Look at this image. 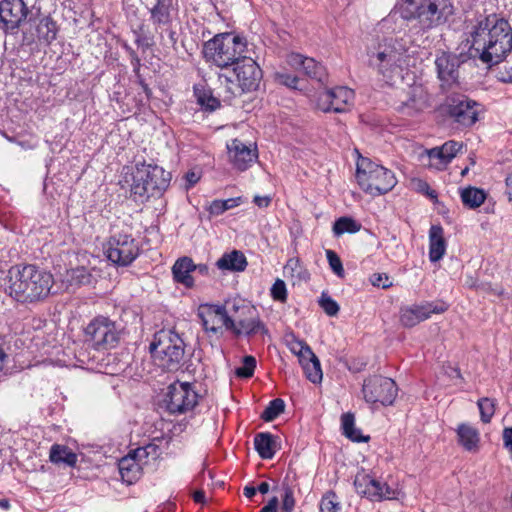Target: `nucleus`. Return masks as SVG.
Instances as JSON below:
<instances>
[{
	"label": "nucleus",
	"mask_w": 512,
	"mask_h": 512,
	"mask_svg": "<svg viewBox=\"0 0 512 512\" xmlns=\"http://www.w3.org/2000/svg\"><path fill=\"white\" fill-rule=\"evenodd\" d=\"M469 56L474 61L500 64L512 55V29L504 18L496 14L479 16L469 30Z\"/></svg>",
	"instance_id": "nucleus-1"
},
{
	"label": "nucleus",
	"mask_w": 512,
	"mask_h": 512,
	"mask_svg": "<svg viewBox=\"0 0 512 512\" xmlns=\"http://www.w3.org/2000/svg\"><path fill=\"white\" fill-rule=\"evenodd\" d=\"M51 273L35 265H15L5 278V292L21 303H32L46 298L53 285Z\"/></svg>",
	"instance_id": "nucleus-2"
},
{
	"label": "nucleus",
	"mask_w": 512,
	"mask_h": 512,
	"mask_svg": "<svg viewBox=\"0 0 512 512\" xmlns=\"http://www.w3.org/2000/svg\"><path fill=\"white\" fill-rule=\"evenodd\" d=\"M171 175L162 167L152 164H136L124 166L121 171L119 184L124 189H129L141 200L160 196L167 189Z\"/></svg>",
	"instance_id": "nucleus-3"
},
{
	"label": "nucleus",
	"mask_w": 512,
	"mask_h": 512,
	"mask_svg": "<svg viewBox=\"0 0 512 512\" xmlns=\"http://www.w3.org/2000/svg\"><path fill=\"white\" fill-rule=\"evenodd\" d=\"M401 16L404 19H417L423 30L444 25L455 14L452 0H403Z\"/></svg>",
	"instance_id": "nucleus-4"
},
{
	"label": "nucleus",
	"mask_w": 512,
	"mask_h": 512,
	"mask_svg": "<svg viewBox=\"0 0 512 512\" xmlns=\"http://www.w3.org/2000/svg\"><path fill=\"white\" fill-rule=\"evenodd\" d=\"M154 363L167 371L177 370L184 358L185 344L182 338L171 330H161L150 344Z\"/></svg>",
	"instance_id": "nucleus-5"
},
{
	"label": "nucleus",
	"mask_w": 512,
	"mask_h": 512,
	"mask_svg": "<svg viewBox=\"0 0 512 512\" xmlns=\"http://www.w3.org/2000/svg\"><path fill=\"white\" fill-rule=\"evenodd\" d=\"M356 179L361 189L373 196L385 194L397 184L391 170L364 157L357 162Z\"/></svg>",
	"instance_id": "nucleus-6"
},
{
	"label": "nucleus",
	"mask_w": 512,
	"mask_h": 512,
	"mask_svg": "<svg viewBox=\"0 0 512 512\" xmlns=\"http://www.w3.org/2000/svg\"><path fill=\"white\" fill-rule=\"evenodd\" d=\"M219 79L234 95L256 90L262 78L260 66H220Z\"/></svg>",
	"instance_id": "nucleus-7"
},
{
	"label": "nucleus",
	"mask_w": 512,
	"mask_h": 512,
	"mask_svg": "<svg viewBox=\"0 0 512 512\" xmlns=\"http://www.w3.org/2000/svg\"><path fill=\"white\" fill-rule=\"evenodd\" d=\"M107 259L119 267H127L139 256L140 247L131 234L115 232L103 245Z\"/></svg>",
	"instance_id": "nucleus-8"
},
{
	"label": "nucleus",
	"mask_w": 512,
	"mask_h": 512,
	"mask_svg": "<svg viewBox=\"0 0 512 512\" xmlns=\"http://www.w3.org/2000/svg\"><path fill=\"white\" fill-rule=\"evenodd\" d=\"M158 456L157 446L149 444L138 447L128 455L120 459L118 470L123 482L131 485L138 481L143 473V468L148 463L149 457L156 459Z\"/></svg>",
	"instance_id": "nucleus-9"
},
{
	"label": "nucleus",
	"mask_w": 512,
	"mask_h": 512,
	"mask_svg": "<svg viewBox=\"0 0 512 512\" xmlns=\"http://www.w3.org/2000/svg\"><path fill=\"white\" fill-rule=\"evenodd\" d=\"M198 399L191 383L176 381L168 386L164 402L171 414H183L193 410Z\"/></svg>",
	"instance_id": "nucleus-10"
},
{
	"label": "nucleus",
	"mask_w": 512,
	"mask_h": 512,
	"mask_svg": "<svg viewBox=\"0 0 512 512\" xmlns=\"http://www.w3.org/2000/svg\"><path fill=\"white\" fill-rule=\"evenodd\" d=\"M225 51L226 58L222 64H239V62L244 61L258 64L260 60V48L247 41L245 37L231 32H225Z\"/></svg>",
	"instance_id": "nucleus-11"
},
{
	"label": "nucleus",
	"mask_w": 512,
	"mask_h": 512,
	"mask_svg": "<svg viewBox=\"0 0 512 512\" xmlns=\"http://www.w3.org/2000/svg\"><path fill=\"white\" fill-rule=\"evenodd\" d=\"M198 316L205 331L213 335L222 334L223 327L231 330L235 326L232 306L227 309L221 305L204 304L199 307Z\"/></svg>",
	"instance_id": "nucleus-12"
},
{
	"label": "nucleus",
	"mask_w": 512,
	"mask_h": 512,
	"mask_svg": "<svg viewBox=\"0 0 512 512\" xmlns=\"http://www.w3.org/2000/svg\"><path fill=\"white\" fill-rule=\"evenodd\" d=\"M396 383L388 377L372 376L364 381L362 392L364 399L371 405H391L397 396Z\"/></svg>",
	"instance_id": "nucleus-13"
},
{
	"label": "nucleus",
	"mask_w": 512,
	"mask_h": 512,
	"mask_svg": "<svg viewBox=\"0 0 512 512\" xmlns=\"http://www.w3.org/2000/svg\"><path fill=\"white\" fill-rule=\"evenodd\" d=\"M448 115L459 125L470 127L474 125L481 113V106L464 95L453 96L446 100Z\"/></svg>",
	"instance_id": "nucleus-14"
},
{
	"label": "nucleus",
	"mask_w": 512,
	"mask_h": 512,
	"mask_svg": "<svg viewBox=\"0 0 512 512\" xmlns=\"http://www.w3.org/2000/svg\"><path fill=\"white\" fill-rule=\"evenodd\" d=\"M354 91L345 86L335 87L319 94L317 106L324 112L342 113L353 104Z\"/></svg>",
	"instance_id": "nucleus-15"
},
{
	"label": "nucleus",
	"mask_w": 512,
	"mask_h": 512,
	"mask_svg": "<svg viewBox=\"0 0 512 512\" xmlns=\"http://www.w3.org/2000/svg\"><path fill=\"white\" fill-rule=\"evenodd\" d=\"M354 486L357 493L366 496L371 500L394 499L397 496L396 490L390 488L386 483H381L364 472L356 474Z\"/></svg>",
	"instance_id": "nucleus-16"
},
{
	"label": "nucleus",
	"mask_w": 512,
	"mask_h": 512,
	"mask_svg": "<svg viewBox=\"0 0 512 512\" xmlns=\"http://www.w3.org/2000/svg\"><path fill=\"white\" fill-rule=\"evenodd\" d=\"M228 160L232 166L239 170H247L258 159L255 144H246L239 139H233L226 144Z\"/></svg>",
	"instance_id": "nucleus-17"
},
{
	"label": "nucleus",
	"mask_w": 512,
	"mask_h": 512,
	"mask_svg": "<svg viewBox=\"0 0 512 512\" xmlns=\"http://www.w3.org/2000/svg\"><path fill=\"white\" fill-rule=\"evenodd\" d=\"M29 9L24 0H2L0 2V22L4 31L14 33L28 15Z\"/></svg>",
	"instance_id": "nucleus-18"
},
{
	"label": "nucleus",
	"mask_w": 512,
	"mask_h": 512,
	"mask_svg": "<svg viewBox=\"0 0 512 512\" xmlns=\"http://www.w3.org/2000/svg\"><path fill=\"white\" fill-rule=\"evenodd\" d=\"M448 309L445 303L425 302L419 305L407 306L400 311V322L405 327H414L428 319L432 314H441Z\"/></svg>",
	"instance_id": "nucleus-19"
},
{
	"label": "nucleus",
	"mask_w": 512,
	"mask_h": 512,
	"mask_svg": "<svg viewBox=\"0 0 512 512\" xmlns=\"http://www.w3.org/2000/svg\"><path fill=\"white\" fill-rule=\"evenodd\" d=\"M232 309L234 311V314L238 311H241L242 315H249L248 318L244 319H237L236 316L233 317L235 320V326L234 328H231V330L236 335L244 334L248 337L255 336V335H266L268 334V330L265 326V324L260 320L258 316H254L253 307H250L248 305H242L239 306L235 302L232 303Z\"/></svg>",
	"instance_id": "nucleus-20"
},
{
	"label": "nucleus",
	"mask_w": 512,
	"mask_h": 512,
	"mask_svg": "<svg viewBox=\"0 0 512 512\" xmlns=\"http://www.w3.org/2000/svg\"><path fill=\"white\" fill-rule=\"evenodd\" d=\"M408 41L403 38H395L385 40L384 43H380L374 50H369L368 55L369 61L374 62H400L402 56L408 51Z\"/></svg>",
	"instance_id": "nucleus-21"
},
{
	"label": "nucleus",
	"mask_w": 512,
	"mask_h": 512,
	"mask_svg": "<svg viewBox=\"0 0 512 512\" xmlns=\"http://www.w3.org/2000/svg\"><path fill=\"white\" fill-rule=\"evenodd\" d=\"M461 142L450 140L440 147H434L426 150L428 157V166L436 170H444L447 165L455 158L457 153L462 149Z\"/></svg>",
	"instance_id": "nucleus-22"
},
{
	"label": "nucleus",
	"mask_w": 512,
	"mask_h": 512,
	"mask_svg": "<svg viewBox=\"0 0 512 512\" xmlns=\"http://www.w3.org/2000/svg\"><path fill=\"white\" fill-rule=\"evenodd\" d=\"M458 444L467 452L476 453L480 448V432L469 423H460L456 428Z\"/></svg>",
	"instance_id": "nucleus-23"
},
{
	"label": "nucleus",
	"mask_w": 512,
	"mask_h": 512,
	"mask_svg": "<svg viewBox=\"0 0 512 512\" xmlns=\"http://www.w3.org/2000/svg\"><path fill=\"white\" fill-rule=\"evenodd\" d=\"M196 265L190 257L184 256L176 260L172 267L173 278L177 283L187 288L194 286V279L191 272L195 271Z\"/></svg>",
	"instance_id": "nucleus-24"
},
{
	"label": "nucleus",
	"mask_w": 512,
	"mask_h": 512,
	"mask_svg": "<svg viewBox=\"0 0 512 512\" xmlns=\"http://www.w3.org/2000/svg\"><path fill=\"white\" fill-rule=\"evenodd\" d=\"M98 347L110 349L117 345L119 341V331L115 323L106 317H98Z\"/></svg>",
	"instance_id": "nucleus-25"
},
{
	"label": "nucleus",
	"mask_w": 512,
	"mask_h": 512,
	"mask_svg": "<svg viewBox=\"0 0 512 512\" xmlns=\"http://www.w3.org/2000/svg\"><path fill=\"white\" fill-rule=\"evenodd\" d=\"M203 55L207 61H213L216 64L225 62V32L216 34L212 39L205 42Z\"/></svg>",
	"instance_id": "nucleus-26"
},
{
	"label": "nucleus",
	"mask_w": 512,
	"mask_h": 512,
	"mask_svg": "<svg viewBox=\"0 0 512 512\" xmlns=\"http://www.w3.org/2000/svg\"><path fill=\"white\" fill-rule=\"evenodd\" d=\"M446 241L444 231L440 225H432L429 230V259L431 262H438L446 252Z\"/></svg>",
	"instance_id": "nucleus-27"
},
{
	"label": "nucleus",
	"mask_w": 512,
	"mask_h": 512,
	"mask_svg": "<svg viewBox=\"0 0 512 512\" xmlns=\"http://www.w3.org/2000/svg\"><path fill=\"white\" fill-rule=\"evenodd\" d=\"M216 266L223 271L241 272L245 270L247 260L242 252L234 250L230 253L223 254L222 257L217 260Z\"/></svg>",
	"instance_id": "nucleus-28"
},
{
	"label": "nucleus",
	"mask_w": 512,
	"mask_h": 512,
	"mask_svg": "<svg viewBox=\"0 0 512 512\" xmlns=\"http://www.w3.org/2000/svg\"><path fill=\"white\" fill-rule=\"evenodd\" d=\"M255 450L263 459H271L277 450L276 437L270 433H258L254 438Z\"/></svg>",
	"instance_id": "nucleus-29"
},
{
	"label": "nucleus",
	"mask_w": 512,
	"mask_h": 512,
	"mask_svg": "<svg viewBox=\"0 0 512 512\" xmlns=\"http://www.w3.org/2000/svg\"><path fill=\"white\" fill-rule=\"evenodd\" d=\"M406 106L423 111L432 105V97L422 85H415L411 88Z\"/></svg>",
	"instance_id": "nucleus-30"
},
{
	"label": "nucleus",
	"mask_w": 512,
	"mask_h": 512,
	"mask_svg": "<svg viewBox=\"0 0 512 512\" xmlns=\"http://www.w3.org/2000/svg\"><path fill=\"white\" fill-rule=\"evenodd\" d=\"M58 33L57 23L51 17H43L36 25V35L40 42L51 43Z\"/></svg>",
	"instance_id": "nucleus-31"
},
{
	"label": "nucleus",
	"mask_w": 512,
	"mask_h": 512,
	"mask_svg": "<svg viewBox=\"0 0 512 512\" xmlns=\"http://www.w3.org/2000/svg\"><path fill=\"white\" fill-rule=\"evenodd\" d=\"M50 461L54 464H64L74 466L77 462V456L68 447L54 444L50 449Z\"/></svg>",
	"instance_id": "nucleus-32"
},
{
	"label": "nucleus",
	"mask_w": 512,
	"mask_h": 512,
	"mask_svg": "<svg viewBox=\"0 0 512 512\" xmlns=\"http://www.w3.org/2000/svg\"><path fill=\"white\" fill-rule=\"evenodd\" d=\"M299 362L309 381L312 383H320L322 381L323 373L320 361L313 352L312 357L306 356L305 359H302Z\"/></svg>",
	"instance_id": "nucleus-33"
},
{
	"label": "nucleus",
	"mask_w": 512,
	"mask_h": 512,
	"mask_svg": "<svg viewBox=\"0 0 512 512\" xmlns=\"http://www.w3.org/2000/svg\"><path fill=\"white\" fill-rule=\"evenodd\" d=\"M460 196L463 204L470 209L480 207L486 199L485 192L476 187H467L462 189Z\"/></svg>",
	"instance_id": "nucleus-34"
},
{
	"label": "nucleus",
	"mask_w": 512,
	"mask_h": 512,
	"mask_svg": "<svg viewBox=\"0 0 512 512\" xmlns=\"http://www.w3.org/2000/svg\"><path fill=\"white\" fill-rule=\"evenodd\" d=\"M437 73L443 90H450L458 85L459 73L456 66H437Z\"/></svg>",
	"instance_id": "nucleus-35"
},
{
	"label": "nucleus",
	"mask_w": 512,
	"mask_h": 512,
	"mask_svg": "<svg viewBox=\"0 0 512 512\" xmlns=\"http://www.w3.org/2000/svg\"><path fill=\"white\" fill-rule=\"evenodd\" d=\"M343 434L354 442H366L369 437L361 435L360 430L355 427L354 415L345 413L341 416Z\"/></svg>",
	"instance_id": "nucleus-36"
},
{
	"label": "nucleus",
	"mask_w": 512,
	"mask_h": 512,
	"mask_svg": "<svg viewBox=\"0 0 512 512\" xmlns=\"http://www.w3.org/2000/svg\"><path fill=\"white\" fill-rule=\"evenodd\" d=\"M284 275L294 281L301 282L309 279L307 269L302 265L298 258H290L284 266Z\"/></svg>",
	"instance_id": "nucleus-37"
},
{
	"label": "nucleus",
	"mask_w": 512,
	"mask_h": 512,
	"mask_svg": "<svg viewBox=\"0 0 512 512\" xmlns=\"http://www.w3.org/2000/svg\"><path fill=\"white\" fill-rule=\"evenodd\" d=\"M171 0H157L151 9V18L156 24H168L170 22Z\"/></svg>",
	"instance_id": "nucleus-38"
},
{
	"label": "nucleus",
	"mask_w": 512,
	"mask_h": 512,
	"mask_svg": "<svg viewBox=\"0 0 512 512\" xmlns=\"http://www.w3.org/2000/svg\"><path fill=\"white\" fill-rule=\"evenodd\" d=\"M360 229V223L346 216L338 218L333 225V233L335 236H340L344 233H357Z\"/></svg>",
	"instance_id": "nucleus-39"
},
{
	"label": "nucleus",
	"mask_w": 512,
	"mask_h": 512,
	"mask_svg": "<svg viewBox=\"0 0 512 512\" xmlns=\"http://www.w3.org/2000/svg\"><path fill=\"white\" fill-rule=\"evenodd\" d=\"M286 345L289 350L298 357L299 361L305 359L306 356L312 357L313 351L311 348L293 334L286 337Z\"/></svg>",
	"instance_id": "nucleus-40"
},
{
	"label": "nucleus",
	"mask_w": 512,
	"mask_h": 512,
	"mask_svg": "<svg viewBox=\"0 0 512 512\" xmlns=\"http://www.w3.org/2000/svg\"><path fill=\"white\" fill-rule=\"evenodd\" d=\"M241 202V197L229 198L226 200H214L210 203L208 211L211 215L218 216L229 209L239 206Z\"/></svg>",
	"instance_id": "nucleus-41"
},
{
	"label": "nucleus",
	"mask_w": 512,
	"mask_h": 512,
	"mask_svg": "<svg viewBox=\"0 0 512 512\" xmlns=\"http://www.w3.org/2000/svg\"><path fill=\"white\" fill-rule=\"evenodd\" d=\"M496 400L484 397L480 398L477 402L480 418L483 423H490L495 410H496Z\"/></svg>",
	"instance_id": "nucleus-42"
},
{
	"label": "nucleus",
	"mask_w": 512,
	"mask_h": 512,
	"mask_svg": "<svg viewBox=\"0 0 512 512\" xmlns=\"http://www.w3.org/2000/svg\"><path fill=\"white\" fill-rule=\"evenodd\" d=\"M342 506L334 492H327L320 501L319 512H341Z\"/></svg>",
	"instance_id": "nucleus-43"
},
{
	"label": "nucleus",
	"mask_w": 512,
	"mask_h": 512,
	"mask_svg": "<svg viewBox=\"0 0 512 512\" xmlns=\"http://www.w3.org/2000/svg\"><path fill=\"white\" fill-rule=\"evenodd\" d=\"M284 408V401L280 398H276L270 401L269 405L261 414V418L265 421H272L284 411Z\"/></svg>",
	"instance_id": "nucleus-44"
},
{
	"label": "nucleus",
	"mask_w": 512,
	"mask_h": 512,
	"mask_svg": "<svg viewBox=\"0 0 512 512\" xmlns=\"http://www.w3.org/2000/svg\"><path fill=\"white\" fill-rule=\"evenodd\" d=\"M195 94L197 96V102L209 111H214L220 106L219 100L209 92L196 89Z\"/></svg>",
	"instance_id": "nucleus-45"
},
{
	"label": "nucleus",
	"mask_w": 512,
	"mask_h": 512,
	"mask_svg": "<svg viewBox=\"0 0 512 512\" xmlns=\"http://www.w3.org/2000/svg\"><path fill=\"white\" fill-rule=\"evenodd\" d=\"M90 275L87 273L85 267H78L67 271V281L70 284H84L89 281Z\"/></svg>",
	"instance_id": "nucleus-46"
},
{
	"label": "nucleus",
	"mask_w": 512,
	"mask_h": 512,
	"mask_svg": "<svg viewBox=\"0 0 512 512\" xmlns=\"http://www.w3.org/2000/svg\"><path fill=\"white\" fill-rule=\"evenodd\" d=\"M256 367V359L253 356H245L243 365L235 370V374L241 378H249L253 375Z\"/></svg>",
	"instance_id": "nucleus-47"
},
{
	"label": "nucleus",
	"mask_w": 512,
	"mask_h": 512,
	"mask_svg": "<svg viewBox=\"0 0 512 512\" xmlns=\"http://www.w3.org/2000/svg\"><path fill=\"white\" fill-rule=\"evenodd\" d=\"M488 69L499 81L512 83V66H488Z\"/></svg>",
	"instance_id": "nucleus-48"
},
{
	"label": "nucleus",
	"mask_w": 512,
	"mask_h": 512,
	"mask_svg": "<svg viewBox=\"0 0 512 512\" xmlns=\"http://www.w3.org/2000/svg\"><path fill=\"white\" fill-rule=\"evenodd\" d=\"M326 257L331 270L340 278H343L345 271L340 257L333 250H326Z\"/></svg>",
	"instance_id": "nucleus-49"
},
{
	"label": "nucleus",
	"mask_w": 512,
	"mask_h": 512,
	"mask_svg": "<svg viewBox=\"0 0 512 512\" xmlns=\"http://www.w3.org/2000/svg\"><path fill=\"white\" fill-rule=\"evenodd\" d=\"M319 304L329 316H335L339 312V305L337 302L325 293H322Z\"/></svg>",
	"instance_id": "nucleus-50"
},
{
	"label": "nucleus",
	"mask_w": 512,
	"mask_h": 512,
	"mask_svg": "<svg viewBox=\"0 0 512 512\" xmlns=\"http://www.w3.org/2000/svg\"><path fill=\"white\" fill-rule=\"evenodd\" d=\"M271 295L274 300L284 302L287 299V289L285 282L281 279H277L271 288Z\"/></svg>",
	"instance_id": "nucleus-51"
},
{
	"label": "nucleus",
	"mask_w": 512,
	"mask_h": 512,
	"mask_svg": "<svg viewBox=\"0 0 512 512\" xmlns=\"http://www.w3.org/2000/svg\"><path fill=\"white\" fill-rule=\"evenodd\" d=\"M305 73L320 83H324L327 79L325 66H306Z\"/></svg>",
	"instance_id": "nucleus-52"
},
{
	"label": "nucleus",
	"mask_w": 512,
	"mask_h": 512,
	"mask_svg": "<svg viewBox=\"0 0 512 512\" xmlns=\"http://www.w3.org/2000/svg\"><path fill=\"white\" fill-rule=\"evenodd\" d=\"M276 80L289 88L297 89L299 78L296 75H291L287 73H276Z\"/></svg>",
	"instance_id": "nucleus-53"
},
{
	"label": "nucleus",
	"mask_w": 512,
	"mask_h": 512,
	"mask_svg": "<svg viewBox=\"0 0 512 512\" xmlns=\"http://www.w3.org/2000/svg\"><path fill=\"white\" fill-rule=\"evenodd\" d=\"M371 283L374 286L381 287L384 289L392 285V282L390 281L388 275L384 273L373 274L371 277Z\"/></svg>",
	"instance_id": "nucleus-54"
},
{
	"label": "nucleus",
	"mask_w": 512,
	"mask_h": 512,
	"mask_svg": "<svg viewBox=\"0 0 512 512\" xmlns=\"http://www.w3.org/2000/svg\"><path fill=\"white\" fill-rule=\"evenodd\" d=\"M294 497H293V491L289 488H285V493L283 497V504H282V510L285 512H291L294 508Z\"/></svg>",
	"instance_id": "nucleus-55"
},
{
	"label": "nucleus",
	"mask_w": 512,
	"mask_h": 512,
	"mask_svg": "<svg viewBox=\"0 0 512 512\" xmlns=\"http://www.w3.org/2000/svg\"><path fill=\"white\" fill-rule=\"evenodd\" d=\"M86 336H90V339H86L87 348H95L94 335L96 334L95 320H92L85 328Z\"/></svg>",
	"instance_id": "nucleus-56"
},
{
	"label": "nucleus",
	"mask_w": 512,
	"mask_h": 512,
	"mask_svg": "<svg viewBox=\"0 0 512 512\" xmlns=\"http://www.w3.org/2000/svg\"><path fill=\"white\" fill-rule=\"evenodd\" d=\"M186 189L193 187L201 178V173L198 171H189L185 174Z\"/></svg>",
	"instance_id": "nucleus-57"
},
{
	"label": "nucleus",
	"mask_w": 512,
	"mask_h": 512,
	"mask_svg": "<svg viewBox=\"0 0 512 512\" xmlns=\"http://www.w3.org/2000/svg\"><path fill=\"white\" fill-rule=\"evenodd\" d=\"M305 60H306V58L303 55L298 54V53H292L289 56V59L287 62H288V64L298 65V64H304Z\"/></svg>",
	"instance_id": "nucleus-58"
},
{
	"label": "nucleus",
	"mask_w": 512,
	"mask_h": 512,
	"mask_svg": "<svg viewBox=\"0 0 512 512\" xmlns=\"http://www.w3.org/2000/svg\"><path fill=\"white\" fill-rule=\"evenodd\" d=\"M278 500L276 497L272 498L266 506H264L260 512H276Z\"/></svg>",
	"instance_id": "nucleus-59"
},
{
	"label": "nucleus",
	"mask_w": 512,
	"mask_h": 512,
	"mask_svg": "<svg viewBox=\"0 0 512 512\" xmlns=\"http://www.w3.org/2000/svg\"><path fill=\"white\" fill-rule=\"evenodd\" d=\"M271 202L270 197L268 196H255L254 203L259 207H267Z\"/></svg>",
	"instance_id": "nucleus-60"
},
{
	"label": "nucleus",
	"mask_w": 512,
	"mask_h": 512,
	"mask_svg": "<svg viewBox=\"0 0 512 512\" xmlns=\"http://www.w3.org/2000/svg\"><path fill=\"white\" fill-rule=\"evenodd\" d=\"M193 499L196 503H205V493L202 490H197L193 494Z\"/></svg>",
	"instance_id": "nucleus-61"
},
{
	"label": "nucleus",
	"mask_w": 512,
	"mask_h": 512,
	"mask_svg": "<svg viewBox=\"0 0 512 512\" xmlns=\"http://www.w3.org/2000/svg\"><path fill=\"white\" fill-rule=\"evenodd\" d=\"M490 290H491V293L500 297V298H504L506 293L504 291V289L500 286H497L495 285V287H490Z\"/></svg>",
	"instance_id": "nucleus-62"
},
{
	"label": "nucleus",
	"mask_w": 512,
	"mask_h": 512,
	"mask_svg": "<svg viewBox=\"0 0 512 512\" xmlns=\"http://www.w3.org/2000/svg\"><path fill=\"white\" fill-rule=\"evenodd\" d=\"M256 491V488L252 486H246L243 490V493L247 498H252L256 494Z\"/></svg>",
	"instance_id": "nucleus-63"
},
{
	"label": "nucleus",
	"mask_w": 512,
	"mask_h": 512,
	"mask_svg": "<svg viewBox=\"0 0 512 512\" xmlns=\"http://www.w3.org/2000/svg\"><path fill=\"white\" fill-rule=\"evenodd\" d=\"M506 186L508 188L509 199L512 200V173L506 177Z\"/></svg>",
	"instance_id": "nucleus-64"
}]
</instances>
